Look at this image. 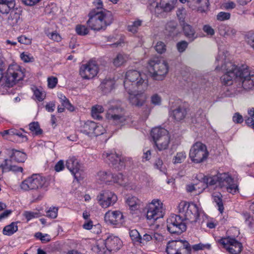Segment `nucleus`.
Masks as SVG:
<instances>
[{
	"label": "nucleus",
	"mask_w": 254,
	"mask_h": 254,
	"mask_svg": "<svg viewBox=\"0 0 254 254\" xmlns=\"http://www.w3.org/2000/svg\"><path fill=\"white\" fill-rule=\"evenodd\" d=\"M227 52L219 51L216 60L223 64L220 67L217 66L216 69L225 72L221 80L224 85L232 84L234 79H238L242 82V86L245 90L251 89L254 87V70H250L246 65L238 67L229 61H226Z\"/></svg>",
	"instance_id": "f257e3e1"
},
{
	"label": "nucleus",
	"mask_w": 254,
	"mask_h": 254,
	"mask_svg": "<svg viewBox=\"0 0 254 254\" xmlns=\"http://www.w3.org/2000/svg\"><path fill=\"white\" fill-rule=\"evenodd\" d=\"M178 214H176V234H181L187 229L185 221L191 222L197 221L200 215V210L194 203L181 201L178 206Z\"/></svg>",
	"instance_id": "f03ea898"
},
{
	"label": "nucleus",
	"mask_w": 254,
	"mask_h": 254,
	"mask_svg": "<svg viewBox=\"0 0 254 254\" xmlns=\"http://www.w3.org/2000/svg\"><path fill=\"white\" fill-rule=\"evenodd\" d=\"M204 188L207 186L218 184L221 188H225L227 191L234 194L238 190V186L234 183V179L228 174L218 173L216 175L205 176L203 178Z\"/></svg>",
	"instance_id": "7ed1b4c3"
},
{
	"label": "nucleus",
	"mask_w": 254,
	"mask_h": 254,
	"mask_svg": "<svg viewBox=\"0 0 254 254\" xmlns=\"http://www.w3.org/2000/svg\"><path fill=\"white\" fill-rule=\"evenodd\" d=\"M124 87L126 91L129 93L134 88L145 91L148 87L146 76L136 70H128L126 74Z\"/></svg>",
	"instance_id": "20e7f679"
},
{
	"label": "nucleus",
	"mask_w": 254,
	"mask_h": 254,
	"mask_svg": "<svg viewBox=\"0 0 254 254\" xmlns=\"http://www.w3.org/2000/svg\"><path fill=\"white\" fill-rule=\"evenodd\" d=\"M89 18L87 22L88 26L93 30H100L112 22L113 16L110 11L103 13L99 9H93L89 13Z\"/></svg>",
	"instance_id": "39448f33"
},
{
	"label": "nucleus",
	"mask_w": 254,
	"mask_h": 254,
	"mask_svg": "<svg viewBox=\"0 0 254 254\" xmlns=\"http://www.w3.org/2000/svg\"><path fill=\"white\" fill-rule=\"evenodd\" d=\"M148 71L154 80H162L168 71V64L163 59L154 58L149 62Z\"/></svg>",
	"instance_id": "423d86ee"
},
{
	"label": "nucleus",
	"mask_w": 254,
	"mask_h": 254,
	"mask_svg": "<svg viewBox=\"0 0 254 254\" xmlns=\"http://www.w3.org/2000/svg\"><path fill=\"white\" fill-rule=\"evenodd\" d=\"M50 185L48 180L39 174H33L22 182L20 188L24 190H47Z\"/></svg>",
	"instance_id": "0eeeda50"
},
{
	"label": "nucleus",
	"mask_w": 254,
	"mask_h": 254,
	"mask_svg": "<svg viewBox=\"0 0 254 254\" xmlns=\"http://www.w3.org/2000/svg\"><path fill=\"white\" fill-rule=\"evenodd\" d=\"M106 117L111 123L120 126L132 122L129 116H125L124 110L118 106L110 107L107 111Z\"/></svg>",
	"instance_id": "6e6552de"
},
{
	"label": "nucleus",
	"mask_w": 254,
	"mask_h": 254,
	"mask_svg": "<svg viewBox=\"0 0 254 254\" xmlns=\"http://www.w3.org/2000/svg\"><path fill=\"white\" fill-rule=\"evenodd\" d=\"M189 155L192 162L199 163L207 159L208 152L204 144L200 142H197L190 148Z\"/></svg>",
	"instance_id": "1a4fd4ad"
},
{
	"label": "nucleus",
	"mask_w": 254,
	"mask_h": 254,
	"mask_svg": "<svg viewBox=\"0 0 254 254\" xmlns=\"http://www.w3.org/2000/svg\"><path fill=\"white\" fill-rule=\"evenodd\" d=\"M164 215L163 203L159 199H153L149 205L146 213L148 220L155 221Z\"/></svg>",
	"instance_id": "9d476101"
},
{
	"label": "nucleus",
	"mask_w": 254,
	"mask_h": 254,
	"mask_svg": "<svg viewBox=\"0 0 254 254\" xmlns=\"http://www.w3.org/2000/svg\"><path fill=\"white\" fill-rule=\"evenodd\" d=\"M102 156L106 162L111 164L116 170H122L126 165L127 159L119 156L114 151L105 152L103 154Z\"/></svg>",
	"instance_id": "9b49d317"
},
{
	"label": "nucleus",
	"mask_w": 254,
	"mask_h": 254,
	"mask_svg": "<svg viewBox=\"0 0 254 254\" xmlns=\"http://www.w3.org/2000/svg\"><path fill=\"white\" fill-rule=\"evenodd\" d=\"M218 242L230 254H240L242 251V244L234 238L229 237L222 238Z\"/></svg>",
	"instance_id": "f8f14e48"
},
{
	"label": "nucleus",
	"mask_w": 254,
	"mask_h": 254,
	"mask_svg": "<svg viewBox=\"0 0 254 254\" xmlns=\"http://www.w3.org/2000/svg\"><path fill=\"white\" fill-rule=\"evenodd\" d=\"M23 73L18 69L16 65L8 66L5 76V84L8 86H13L16 82L22 79Z\"/></svg>",
	"instance_id": "ddd939ff"
},
{
	"label": "nucleus",
	"mask_w": 254,
	"mask_h": 254,
	"mask_svg": "<svg viewBox=\"0 0 254 254\" xmlns=\"http://www.w3.org/2000/svg\"><path fill=\"white\" fill-rule=\"evenodd\" d=\"M117 195L109 190H105L97 196L99 204L103 208L113 205L117 201Z\"/></svg>",
	"instance_id": "4468645a"
},
{
	"label": "nucleus",
	"mask_w": 254,
	"mask_h": 254,
	"mask_svg": "<svg viewBox=\"0 0 254 254\" xmlns=\"http://www.w3.org/2000/svg\"><path fill=\"white\" fill-rule=\"evenodd\" d=\"M98 70V68L95 62H90L81 65L79 73L83 78L89 79L97 74Z\"/></svg>",
	"instance_id": "2eb2a0df"
},
{
	"label": "nucleus",
	"mask_w": 254,
	"mask_h": 254,
	"mask_svg": "<svg viewBox=\"0 0 254 254\" xmlns=\"http://www.w3.org/2000/svg\"><path fill=\"white\" fill-rule=\"evenodd\" d=\"M144 91L136 88L132 89V91L131 93H128L129 95L128 100L130 103L136 107L142 106L146 99V96L144 93Z\"/></svg>",
	"instance_id": "dca6fc26"
},
{
	"label": "nucleus",
	"mask_w": 254,
	"mask_h": 254,
	"mask_svg": "<svg viewBox=\"0 0 254 254\" xmlns=\"http://www.w3.org/2000/svg\"><path fill=\"white\" fill-rule=\"evenodd\" d=\"M66 167L74 176V178L78 180L83 172L81 166L78 160L74 157L69 158L66 162Z\"/></svg>",
	"instance_id": "f3484780"
},
{
	"label": "nucleus",
	"mask_w": 254,
	"mask_h": 254,
	"mask_svg": "<svg viewBox=\"0 0 254 254\" xmlns=\"http://www.w3.org/2000/svg\"><path fill=\"white\" fill-rule=\"evenodd\" d=\"M104 219L107 223L119 225L123 223L124 216L119 211H109L106 213Z\"/></svg>",
	"instance_id": "a211bd4d"
},
{
	"label": "nucleus",
	"mask_w": 254,
	"mask_h": 254,
	"mask_svg": "<svg viewBox=\"0 0 254 254\" xmlns=\"http://www.w3.org/2000/svg\"><path fill=\"white\" fill-rule=\"evenodd\" d=\"M157 131H158L157 130ZM155 132L154 136L156 138V140L154 141L155 145L157 147L158 149L160 151L166 149L170 142V136L169 135V132L167 130H162L160 133H163V136L161 138H158L157 137V133L158 132Z\"/></svg>",
	"instance_id": "6ab92c4d"
},
{
	"label": "nucleus",
	"mask_w": 254,
	"mask_h": 254,
	"mask_svg": "<svg viewBox=\"0 0 254 254\" xmlns=\"http://www.w3.org/2000/svg\"><path fill=\"white\" fill-rule=\"evenodd\" d=\"M105 245L109 252H115L120 249L122 246V242L118 237L111 235L105 240Z\"/></svg>",
	"instance_id": "aec40b11"
},
{
	"label": "nucleus",
	"mask_w": 254,
	"mask_h": 254,
	"mask_svg": "<svg viewBox=\"0 0 254 254\" xmlns=\"http://www.w3.org/2000/svg\"><path fill=\"white\" fill-rule=\"evenodd\" d=\"M175 0H161L159 3H157L155 7V12L157 14L162 12H169L175 7Z\"/></svg>",
	"instance_id": "412c9836"
},
{
	"label": "nucleus",
	"mask_w": 254,
	"mask_h": 254,
	"mask_svg": "<svg viewBox=\"0 0 254 254\" xmlns=\"http://www.w3.org/2000/svg\"><path fill=\"white\" fill-rule=\"evenodd\" d=\"M182 3H185L187 2L189 6L192 9H198L201 10V8H207L209 6V0H179Z\"/></svg>",
	"instance_id": "4be33fe9"
},
{
	"label": "nucleus",
	"mask_w": 254,
	"mask_h": 254,
	"mask_svg": "<svg viewBox=\"0 0 254 254\" xmlns=\"http://www.w3.org/2000/svg\"><path fill=\"white\" fill-rule=\"evenodd\" d=\"M183 33L190 42H193L197 38L195 29L190 25L185 23L181 25Z\"/></svg>",
	"instance_id": "5701e85b"
},
{
	"label": "nucleus",
	"mask_w": 254,
	"mask_h": 254,
	"mask_svg": "<svg viewBox=\"0 0 254 254\" xmlns=\"http://www.w3.org/2000/svg\"><path fill=\"white\" fill-rule=\"evenodd\" d=\"M22 10L20 9L16 8L12 9L7 18L8 23L11 26H14L19 24L21 21L20 15Z\"/></svg>",
	"instance_id": "b1692460"
},
{
	"label": "nucleus",
	"mask_w": 254,
	"mask_h": 254,
	"mask_svg": "<svg viewBox=\"0 0 254 254\" xmlns=\"http://www.w3.org/2000/svg\"><path fill=\"white\" fill-rule=\"evenodd\" d=\"M15 0H0V12L2 14H8L12 9H15Z\"/></svg>",
	"instance_id": "393cba45"
},
{
	"label": "nucleus",
	"mask_w": 254,
	"mask_h": 254,
	"mask_svg": "<svg viewBox=\"0 0 254 254\" xmlns=\"http://www.w3.org/2000/svg\"><path fill=\"white\" fill-rule=\"evenodd\" d=\"M176 246L180 248L177 250L176 254H190V246L187 241L176 239Z\"/></svg>",
	"instance_id": "a878e982"
},
{
	"label": "nucleus",
	"mask_w": 254,
	"mask_h": 254,
	"mask_svg": "<svg viewBox=\"0 0 254 254\" xmlns=\"http://www.w3.org/2000/svg\"><path fill=\"white\" fill-rule=\"evenodd\" d=\"M115 81L111 78H106L101 83L99 88L104 94H108L114 87Z\"/></svg>",
	"instance_id": "bb28decb"
},
{
	"label": "nucleus",
	"mask_w": 254,
	"mask_h": 254,
	"mask_svg": "<svg viewBox=\"0 0 254 254\" xmlns=\"http://www.w3.org/2000/svg\"><path fill=\"white\" fill-rule=\"evenodd\" d=\"M96 127V123L88 121L84 123V124L80 128V132L89 135H93V133L95 130V127Z\"/></svg>",
	"instance_id": "cd10ccee"
},
{
	"label": "nucleus",
	"mask_w": 254,
	"mask_h": 254,
	"mask_svg": "<svg viewBox=\"0 0 254 254\" xmlns=\"http://www.w3.org/2000/svg\"><path fill=\"white\" fill-rule=\"evenodd\" d=\"M10 158L17 162H24L26 159V155L25 153L12 149L10 150Z\"/></svg>",
	"instance_id": "c85d7f7f"
},
{
	"label": "nucleus",
	"mask_w": 254,
	"mask_h": 254,
	"mask_svg": "<svg viewBox=\"0 0 254 254\" xmlns=\"http://www.w3.org/2000/svg\"><path fill=\"white\" fill-rule=\"evenodd\" d=\"M203 186V183L201 182L197 184H191L188 185L186 187V190L188 192H193L194 194H197L201 192L204 189Z\"/></svg>",
	"instance_id": "c756f323"
},
{
	"label": "nucleus",
	"mask_w": 254,
	"mask_h": 254,
	"mask_svg": "<svg viewBox=\"0 0 254 254\" xmlns=\"http://www.w3.org/2000/svg\"><path fill=\"white\" fill-rule=\"evenodd\" d=\"M18 230L16 223L12 222L9 225L5 226L3 229V234L4 235L11 236Z\"/></svg>",
	"instance_id": "7c9ffc66"
},
{
	"label": "nucleus",
	"mask_w": 254,
	"mask_h": 254,
	"mask_svg": "<svg viewBox=\"0 0 254 254\" xmlns=\"http://www.w3.org/2000/svg\"><path fill=\"white\" fill-rule=\"evenodd\" d=\"M140 201L135 196H129L126 200L127 204L129 206L131 210L137 209V206L140 204Z\"/></svg>",
	"instance_id": "2f4dec72"
},
{
	"label": "nucleus",
	"mask_w": 254,
	"mask_h": 254,
	"mask_svg": "<svg viewBox=\"0 0 254 254\" xmlns=\"http://www.w3.org/2000/svg\"><path fill=\"white\" fill-rule=\"evenodd\" d=\"M97 176L98 179L104 183L111 182L113 177L112 174L105 171H100Z\"/></svg>",
	"instance_id": "473e14b6"
},
{
	"label": "nucleus",
	"mask_w": 254,
	"mask_h": 254,
	"mask_svg": "<svg viewBox=\"0 0 254 254\" xmlns=\"http://www.w3.org/2000/svg\"><path fill=\"white\" fill-rule=\"evenodd\" d=\"M113 178L111 182L118 184L120 185H125L127 183V178L122 173L113 174Z\"/></svg>",
	"instance_id": "72a5a7b5"
},
{
	"label": "nucleus",
	"mask_w": 254,
	"mask_h": 254,
	"mask_svg": "<svg viewBox=\"0 0 254 254\" xmlns=\"http://www.w3.org/2000/svg\"><path fill=\"white\" fill-rule=\"evenodd\" d=\"M243 216L246 223L248 225L252 232H254V214H250L247 212L244 213Z\"/></svg>",
	"instance_id": "f704fd0d"
},
{
	"label": "nucleus",
	"mask_w": 254,
	"mask_h": 254,
	"mask_svg": "<svg viewBox=\"0 0 254 254\" xmlns=\"http://www.w3.org/2000/svg\"><path fill=\"white\" fill-rule=\"evenodd\" d=\"M127 59V55L123 54H118L114 59L113 64L116 66H120L126 62Z\"/></svg>",
	"instance_id": "c9c22d12"
},
{
	"label": "nucleus",
	"mask_w": 254,
	"mask_h": 254,
	"mask_svg": "<svg viewBox=\"0 0 254 254\" xmlns=\"http://www.w3.org/2000/svg\"><path fill=\"white\" fill-rule=\"evenodd\" d=\"M175 21L171 20L168 22L165 27V34L168 36L174 38L175 36Z\"/></svg>",
	"instance_id": "e433bc0d"
},
{
	"label": "nucleus",
	"mask_w": 254,
	"mask_h": 254,
	"mask_svg": "<svg viewBox=\"0 0 254 254\" xmlns=\"http://www.w3.org/2000/svg\"><path fill=\"white\" fill-rule=\"evenodd\" d=\"M59 97L60 99L62 106L64 107L65 108L70 111H74V107L71 104L69 100L66 98L65 96L63 95V94H60Z\"/></svg>",
	"instance_id": "4c0bfd02"
},
{
	"label": "nucleus",
	"mask_w": 254,
	"mask_h": 254,
	"mask_svg": "<svg viewBox=\"0 0 254 254\" xmlns=\"http://www.w3.org/2000/svg\"><path fill=\"white\" fill-rule=\"evenodd\" d=\"M187 108L180 106L176 109V120L181 121L185 118L187 115Z\"/></svg>",
	"instance_id": "58836bf2"
},
{
	"label": "nucleus",
	"mask_w": 254,
	"mask_h": 254,
	"mask_svg": "<svg viewBox=\"0 0 254 254\" xmlns=\"http://www.w3.org/2000/svg\"><path fill=\"white\" fill-rule=\"evenodd\" d=\"M29 129L36 135L41 134L43 132V130L41 129L38 122H34L30 123L29 125Z\"/></svg>",
	"instance_id": "ea45409f"
},
{
	"label": "nucleus",
	"mask_w": 254,
	"mask_h": 254,
	"mask_svg": "<svg viewBox=\"0 0 254 254\" xmlns=\"http://www.w3.org/2000/svg\"><path fill=\"white\" fill-rule=\"evenodd\" d=\"M213 200L216 202L218 207V210L221 213H222L224 208L222 202V195L221 194L213 195Z\"/></svg>",
	"instance_id": "a19ab883"
},
{
	"label": "nucleus",
	"mask_w": 254,
	"mask_h": 254,
	"mask_svg": "<svg viewBox=\"0 0 254 254\" xmlns=\"http://www.w3.org/2000/svg\"><path fill=\"white\" fill-rule=\"evenodd\" d=\"M141 24L142 21L140 20L134 21L131 24L128 25L127 30L133 33H136L138 27L141 26Z\"/></svg>",
	"instance_id": "79ce46f5"
},
{
	"label": "nucleus",
	"mask_w": 254,
	"mask_h": 254,
	"mask_svg": "<svg viewBox=\"0 0 254 254\" xmlns=\"http://www.w3.org/2000/svg\"><path fill=\"white\" fill-rule=\"evenodd\" d=\"M177 17L180 21V25L183 23H185V18L187 15L186 11L184 7H182L181 8H178L177 13Z\"/></svg>",
	"instance_id": "37998d69"
},
{
	"label": "nucleus",
	"mask_w": 254,
	"mask_h": 254,
	"mask_svg": "<svg viewBox=\"0 0 254 254\" xmlns=\"http://www.w3.org/2000/svg\"><path fill=\"white\" fill-rule=\"evenodd\" d=\"M167 228L168 231L171 234H175V218L173 216L167 219Z\"/></svg>",
	"instance_id": "c03bdc74"
},
{
	"label": "nucleus",
	"mask_w": 254,
	"mask_h": 254,
	"mask_svg": "<svg viewBox=\"0 0 254 254\" xmlns=\"http://www.w3.org/2000/svg\"><path fill=\"white\" fill-rule=\"evenodd\" d=\"M218 31L220 35L225 36L230 35L229 33V27L224 24H221L218 27Z\"/></svg>",
	"instance_id": "a18cd8bd"
},
{
	"label": "nucleus",
	"mask_w": 254,
	"mask_h": 254,
	"mask_svg": "<svg viewBox=\"0 0 254 254\" xmlns=\"http://www.w3.org/2000/svg\"><path fill=\"white\" fill-rule=\"evenodd\" d=\"M76 32L79 35H85L89 32L88 29L84 25H78L76 27Z\"/></svg>",
	"instance_id": "49530a36"
},
{
	"label": "nucleus",
	"mask_w": 254,
	"mask_h": 254,
	"mask_svg": "<svg viewBox=\"0 0 254 254\" xmlns=\"http://www.w3.org/2000/svg\"><path fill=\"white\" fill-rule=\"evenodd\" d=\"M58 208L51 207L46 212V216L51 218H56L58 215Z\"/></svg>",
	"instance_id": "de8ad7c7"
},
{
	"label": "nucleus",
	"mask_w": 254,
	"mask_h": 254,
	"mask_svg": "<svg viewBox=\"0 0 254 254\" xmlns=\"http://www.w3.org/2000/svg\"><path fill=\"white\" fill-rule=\"evenodd\" d=\"M166 252L167 254H175V241H169L166 246Z\"/></svg>",
	"instance_id": "09e8293b"
},
{
	"label": "nucleus",
	"mask_w": 254,
	"mask_h": 254,
	"mask_svg": "<svg viewBox=\"0 0 254 254\" xmlns=\"http://www.w3.org/2000/svg\"><path fill=\"white\" fill-rule=\"evenodd\" d=\"M129 236L133 241L139 242V240L141 239V236L139 232L135 229L131 230L129 231Z\"/></svg>",
	"instance_id": "8fccbe9b"
},
{
	"label": "nucleus",
	"mask_w": 254,
	"mask_h": 254,
	"mask_svg": "<svg viewBox=\"0 0 254 254\" xmlns=\"http://www.w3.org/2000/svg\"><path fill=\"white\" fill-rule=\"evenodd\" d=\"M11 161L8 159H5L4 161L0 164V169H1L2 172H9L11 167Z\"/></svg>",
	"instance_id": "3c124183"
},
{
	"label": "nucleus",
	"mask_w": 254,
	"mask_h": 254,
	"mask_svg": "<svg viewBox=\"0 0 254 254\" xmlns=\"http://www.w3.org/2000/svg\"><path fill=\"white\" fill-rule=\"evenodd\" d=\"M188 45V42L185 40H183L178 42L177 44V48L178 51L180 53L184 52L187 48Z\"/></svg>",
	"instance_id": "603ef678"
},
{
	"label": "nucleus",
	"mask_w": 254,
	"mask_h": 254,
	"mask_svg": "<svg viewBox=\"0 0 254 254\" xmlns=\"http://www.w3.org/2000/svg\"><path fill=\"white\" fill-rule=\"evenodd\" d=\"M162 130H166V129L163 127H156L153 128L152 129L151 132V135L153 138V141L156 140V138L155 137V136H154L155 132H157V130L158 131V132L157 133V136H158L157 137L158 138H161V137L163 135V133H160V131L162 132Z\"/></svg>",
	"instance_id": "864d4df0"
},
{
	"label": "nucleus",
	"mask_w": 254,
	"mask_h": 254,
	"mask_svg": "<svg viewBox=\"0 0 254 254\" xmlns=\"http://www.w3.org/2000/svg\"><path fill=\"white\" fill-rule=\"evenodd\" d=\"M230 13L226 12H220L217 15V19L219 21L228 20L230 18Z\"/></svg>",
	"instance_id": "5fc2aeb1"
},
{
	"label": "nucleus",
	"mask_w": 254,
	"mask_h": 254,
	"mask_svg": "<svg viewBox=\"0 0 254 254\" xmlns=\"http://www.w3.org/2000/svg\"><path fill=\"white\" fill-rule=\"evenodd\" d=\"M156 51L160 54H162L166 51V46L162 42H158L155 46Z\"/></svg>",
	"instance_id": "6e6d98bb"
},
{
	"label": "nucleus",
	"mask_w": 254,
	"mask_h": 254,
	"mask_svg": "<svg viewBox=\"0 0 254 254\" xmlns=\"http://www.w3.org/2000/svg\"><path fill=\"white\" fill-rule=\"evenodd\" d=\"M23 215L27 219V221H29L33 218L38 217L39 216L38 212L32 211H25Z\"/></svg>",
	"instance_id": "4d7b16f0"
},
{
	"label": "nucleus",
	"mask_w": 254,
	"mask_h": 254,
	"mask_svg": "<svg viewBox=\"0 0 254 254\" xmlns=\"http://www.w3.org/2000/svg\"><path fill=\"white\" fill-rule=\"evenodd\" d=\"M186 157L185 152H180L177 153L176 155V163H180L183 162Z\"/></svg>",
	"instance_id": "13d9d810"
},
{
	"label": "nucleus",
	"mask_w": 254,
	"mask_h": 254,
	"mask_svg": "<svg viewBox=\"0 0 254 254\" xmlns=\"http://www.w3.org/2000/svg\"><path fill=\"white\" fill-rule=\"evenodd\" d=\"M151 103L154 105H160L161 103V98L157 94H155L151 96Z\"/></svg>",
	"instance_id": "bf43d9fd"
},
{
	"label": "nucleus",
	"mask_w": 254,
	"mask_h": 254,
	"mask_svg": "<svg viewBox=\"0 0 254 254\" xmlns=\"http://www.w3.org/2000/svg\"><path fill=\"white\" fill-rule=\"evenodd\" d=\"M57 83L58 78L56 77L52 76L48 78V87L50 88L55 87Z\"/></svg>",
	"instance_id": "052dcab7"
},
{
	"label": "nucleus",
	"mask_w": 254,
	"mask_h": 254,
	"mask_svg": "<svg viewBox=\"0 0 254 254\" xmlns=\"http://www.w3.org/2000/svg\"><path fill=\"white\" fill-rule=\"evenodd\" d=\"M34 95L35 96L36 99L39 101H43L45 97V94L44 93L40 91L39 89H36L35 91H34Z\"/></svg>",
	"instance_id": "680f3d73"
},
{
	"label": "nucleus",
	"mask_w": 254,
	"mask_h": 254,
	"mask_svg": "<svg viewBox=\"0 0 254 254\" xmlns=\"http://www.w3.org/2000/svg\"><path fill=\"white\" fill-rule=\"evenodd\" d=\"M95 131L93 133V135L98 136L104 133V129L103 126L101 125H97L96 124V127L94 129Z\"/></svg>",
	"instance_id": "e2e57ef3"
},
{
	"label": "nucleus",
	"mask_w": 254,
	"mask_h": 254,
	"mask_svg": "<svg viewBox=\"0 0 254 254\" xmlns=\"http://www.w3.org/2000/svg\"><path fill=\"white\" fill-rule=\"evenodd\" d=\"M247 37L248 43L254 49V32L249 33Z\"/></svg>",
	"instance_id": "0e129e2a"
},
{
	"label": "nucleus",
	"mask_w": 254,
	"mask_h": 254,
	"mask_svg": "<svg viewBox=\"0 0 254 254\" xmlns=\"http://www.w3.org/2000/svg\"><path fill=\"white\" fill-rule=\"evenodd\" d=\"M47 36L51 39L59 42L61 40V37L56 32H52L47 34Z\"/></svg>",
	"instance_id": "69168bd1"
},
{
	"label": "nucleus",
	"mask_w": 254,
	"mask_h": 254,
	"mask_svg": "<svg viewBox=\"0 0 254 254\" xmlns=\"http://www.w3.org/2000/svg\"><path fill=\"white\" fill-rule=\"evenodd\" d=\"M21 60L25 63L32 62L34 60V58L29 55L25 54L24 53H22L20 55Z\"/></svg>",
	"instance_id": "338daca9"
},
{
	"label": "nucleus",
	"mask_w": 254,
	"mask_h": 254,
	"mask_svg": "<svg viewBox=\"0 0 254 254\" xmlns=\"http://www.w3.org/2000/svg\"><path fill=\"white\" fill-rule=\"evenodd\" d=\"M233 121L235 123L240 124L243 122V118L239 113H235L233 117Z\"/></svg>",
	"instance_id": "774afa93"
}]
</instances>
